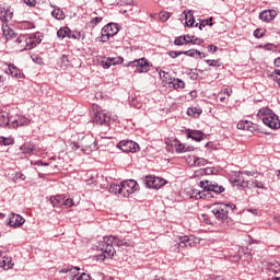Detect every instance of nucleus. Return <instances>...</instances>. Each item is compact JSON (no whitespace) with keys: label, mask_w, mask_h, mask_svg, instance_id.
<instances>
[{"label":"nucleus","mask_w":280,"mask_h":280,"mask_svg":"<svg viewBox=\"0 0 280 280\" xmlns=\"http://www.w3.org/2000/svg\"><path fill=\"white\" fill-rule=\"evenodd\" d=\"M114 246L118 248H128L131 247L132 244L129 240L120 238L119 236L116 235L104 236L103 241L98 243V248H101L103 254L97 256V260L104 261L105 258L114 257L116 253Z\"/></svg>","instance_id":"nucleus-1"},{"label":"nucleus","mask_w":280,"mask_h":280,"mask_svg":"<svg viewBox=\"0 0 280 280\" xmlns=\"http://www.w3.org/2000/svg\"><path fill=\"white\" fill-rule=\"evenodd\" d=\"M237 208L233 203H214L212 206V214L215 220H218L220 223L230 224L232 222V219L230 217L233 211H235Z\"/></svg>","instance_id":"nucleus-2"},{"label":"nucleus","mask_w":280,"mask_h":280,"mask_svg":"<svg viewBox=\"0 0 280 280\" xmlns=\"http://www.w3.org/2000/svg\"><path fill=\"white\" fill-rule=\"evenodd\" d=\"M258 116L261 117L262 124L271 129L280 128L279 117L273 114V112L267 107L258 110Z\"/></svg>","instance_id":"nucleus-3"},{"label":"nucleus","mask_w":280,"mask_h":280,"mask_svg":"<svg viewBox=\"0 0 280 280\" xmlns=\"http://www.w3.org/2000/svg\"><path fill=\"white\" fill-rule=\"evenodd\" d=\"M125 67L136 69L135 72L137 73H147L148 71H150L152 65L145 58H140L125 63Z\"/></svg>","instance_id":"nucleus-4"},{"label":"nucleus","mask_w":280,"mask_h":280,"mask_svg":"<svg viewBox=\"0 0 280 280\" xmlns=\"http://www.w3.org/2000/svg\"><path fill=\"white\" fill-rule=\"evenodd\" d=\"M79 267L68 266L60 270V273H71V280H91V276L86 272H80Z\"/></svg>","instance_id":"nucleus-5"},{"label":"nucleus","mask_w":280,"mask_h":280,"mask_svg":"<svg viewBox=\"0 0 280 280\" xmlns=\"http://www.w3.org/2000/svg\"><path fill=\"white\" fill-rule=\"evenodd\" d=\"M120 32V26L116 23H109L102 28V37L101 40L106 43L114 37L117 33Z\"/></svg>","instance_id":"nucleus-6"},{"label":"nucleus","mask_w":280,"mask_h":280,"mask_svg":"<svg viewBox=\"0 0 280 280\" xmlns=\"http://www.w3.org/2000/svg\"><path fill=\"white\" fill-rule=\"evenodd\" d=\"M93 122L98 126H105V131L109 130L112 118L109 112H96L93 117Z\"/></svg>","instance_id":"nucleus-7"},{"label":"nucleus","mask_w":280,"mask_h":280,"mask_svg":"<svg viewBox=\"0 0 280 280\" xmlns=\"http://www.w3.org/2000/svg\"><path fill=\"white\" fill-rule=\"evenodd\" d=\"M121 196L129 198L135 191L139 190V184L135 179H128L120 183Z\"/></svg>","instance_id":"nucleus-8"},{"label":"nucleus","mask_w":280,"mask_h":280,"mask_svg":"<svg viewBox=\"0 0 280 280\" xmlns=\"http://www.w3.org/2000/svg\"><path fill=\"white\" fill-rule=\"evenodd\" d=\"M199 186L201 187V189L208 190V191H212L214 194H222L225 191V187L224 186H220L217 182H212V180H201L199 183Z\"/></svg>","instance_id":"nucleus-9"},{"label":"nucleus","mask_w":280,"mask_h":280,"mask_svg":"<svg viewBox=\"0 0 280 280\" xmlns=\"http://www.w3.org/2000/svg\"><path fill=\"white\" fill-rule=\"evenodd\" d=\"M116 147L124 153H136L140 149L139 144L132 140H120Z\"/></svg>","instance_id":"nucleus-10"},{"label":"nucleus","mask_w":280,"mask_h":280,"mask_svg":"<svg viewBox=\"0 0 280 280\" xmlns=\"http://www.w3.org/2000/svg\"><path fill=\"white\" fill-rule=\"evenodd\" d=\"M166 184L165 179L162 177H153V176H147L145 177V186L149 189H161Z\"/></svg>","instance_id":"nucleus-11"},{"label":"nucleus","mask_w":280,"mask_h":280,"mask_svg":"<svg viewBox=\"0 0 280 280\" xmlns=\"http://www.w3.org/2000/svg\"><path fill=\"white\" fill-rule=\"evenodd\" d=\"M42 42V35L39 33L33 35H26L25 50L34 49Z\"/></svg>","instance_id":"nucleus-12"},{"label":"nucleus","mask_w":280,"mask_h":280,"mask_svg":"<svg viewBox=\"0 0 280 280\" xmlns=\"http://www.w3.org/2000/svg\"><path fill=\"white\" fill-rule=\"evenodd\" d=\"M14 16V11L10 7H0V21L2 23H8L9 21H12Z\"/></svg>","instance_id":"nucleus-13"},{"label":"nucleus","mask_w":280,"mask_h":280,"mask_svg":"<svg viewBox=\"0 0 280 280\" xmlns=\"http://www.w3.org/2000/svg\"><path fill=\"white\" fill-rule=\"evenodd\" d=\"M236 128H238L240 130H246L250 132L259 131L258 125L249 120H241L238 124H236Z\"/></svg>","instance_id":"nucleus-14"},{"label":"nucleus","mask_w":280,"mask_h":280,"mask_svg":"<svg viewBox=\"0 0 280 280\" xmlns=\"http://www.w3.org/2000/svg\"><path fill=\"white\" fill-rule=\"evenodd\" d=\"M25 223V219L21 217L20 214L11 213L9 215V225L13 229H18L23 226Z\"/></svg>","instance_id":"nucleus-15"},{"label":"nucleus","mask_w":280,"mask_h":280,"mask_svg":"<svg viewBox=\"0 0 280 280\" xmlns=\"http://www.w3.org/2000/svg\"><path fill=\"white\" fill-rule=\"evenodd\" d=\"M195 245V242L189 238L187 235H183V236H177V249L179 250V248H187V247H192Z\"/></svg>","instance_id":"nucleus-16"},{"label":"nucleus","mask_w":280,"mask_h":280,"mask_svg":"<svg viewBox=\"0 0 280 280\" xmlns=\"http://www.w3.org/2000/svg\"><path fill=\"white\" fill-rule=\"evenodd\" d=\"M186 135L189 139L200 142L205 138V133L201 130H195V129H186Z\"/></svg>","instance_id":"nucleus-17"},{"label":"nucleus","mask_w":280,"mask_h":280,"mask_svg":"<svg viewBox=\"0 0 280 280\" xmlns=\"http://www.w3.org/2000/svg\"><path fill=\"white\" fill-rule=\"evenodd\" d=\"M195 199H211L213 195L208 189L202 188V190L192 189V195Z\"/></svg>","instance_id":"nucleus-18"},{"label":"nucleus","mask_w":280,"mask_h":280,"mask_svg":"<svg viewBox=\"0 0 280 280\" xmlns=\"http://www.w3.org/2000/svg\"><path fill=\"white\" fill-rule=\"evenodd\" d=\"M167 145H171L172 148H175L176 153H185V144L180 143L178 139H167L165 141Z\"/></svg>","instance_id":"nucleus-19"},{"label":"nucleus","mask_w":280,"mask_h":280,"mask_svg":"<svg viewBox=\"0 0 280 280\" xmlns=\"http://www.w3.org/2000/svg\"><path fill=\"white\" fill-rule=\"evenodd\" d=\"M95 140L92 137H85L81 141L82 151H93L95 148Z\"/></svg>","instance_id":"nucleus-20"},{"label":"nucleus","mask_w":280,"mask_h":280,"mask_svg":"<svg viewBox=\"0 0 280 280\" xmlns=\"http://www.w3.org/2000/svg\"><path fill=\"white\" fill-rule=\"evenodd\" d=\"M258 18L265 22L273 21L277 18V11L276 10H265L260 13V15H258Z\"/></svg>","instance_id":"nucleus-21"},{"label":"nucleus","mask_w":280,"mask_h":280,"mask_svg":"<svg viewBox=\"0 0 280 280\" xmlns=\"http://www.w3.org/2000/svg\"><path fill=\"white\" fill-rule=\"evenodd\" d=\"M31 120L24 116H18L15 119L11 120V128H18L21 126H28Z\"/></svg>","instance_id":"nucleus-22"},{"label":"nucleus","mask_w":280,"mask_h":280,"mask_svg":"<svg viewBox=\"0 0 280 280\" xmlns=\"http://www.w3.org/2000/svg\"><path fill=\"white\" fill-rule=\"evenodd\" d=\"M0 127L12 128V118L9 117V114L7 112L0 113Z\"/></svg>","instance_id":"nucleus-23"},{"label":"nucleus","mask_w":280,"mask_h":280,"mask_svg":"<svg viewBox=\"0 0 280 280\" xmlns=\"http://www.w3.org/2000/svg\"><path fill=\"white\" fill-rule=\"evenodd\" d=\"M8 70L12 78H24L23 71H21L14 63H9Z\"/></svg>","instance_id":"nucleus-24"},{"label":"nucleus","mask_w":280,"mask_h":280,"mask_svg":"<svg viewBox=\"0 0 280 280\" xmlns=\"http://www.w3.org/2000/svg\"><path fill=\"white\" fill-rule=\"evenodd\" d=\"M50 203L54 208H60L63 206V195H55L50 197Z\"/></svg>","instance_id":"nucleus-25"},{"label":"nucleus","mask_w":280,"mask_h":280,"mask_svg":"<svg viewBox=\"0 0 280 280\" xmlns=\"http://www.w3.org/2000/svg\"><path fill=\"white\" fill-rule=\"evenodd\" d=\"M1 28H2L3 36L9 37V38L16 37L14 31L11 30V27L8 25V23H2Z\"/></svg>","instance_id":"nucleus-26"},{"label":"nucleus","mask_w":280,"mask_h":280,"mask_svg":"<svg viewBox=\"0 0 280 280\" xmlns=\"http://www.w3.org/2000/svg\"><path fill=\"white\" fill-rule=\"evenodd\" d=\"M213 16H210L208 20H200V24H195V27H198L199 31H203L206 26H213Z\"/></svg>","instance_id":"nucleus-27"},{"label":"nucleus","mask_w":280,"mask_h":280,"mask_svg":"<svg viewBox=\"0 0 280 280\" xmlns=\"http://www.w3.org/2000/svg\"><path fill=\"white\" fill-rule=\"evenodd\" d=\"M184 14L186 16V26L194 27L196 20H195L192 11L184 12Z\"/></svg>","instance_id":"nucleus-28"},{"label":"nucleus","mask_w":280,"mask_h":280,"mask_svg":"<svg viewBox=\"0 0 280 280\" xmlns=\"http://www.w3.org/2000/svg\"><path fill=\"white\" fill-rule=\"evenodd\" d=\"M70 33L71 30L68 26H63L59 31H57V37L61 39L69 38V36L71 35Z\"/></svg>","instance_id":"nucleus-29"},{"label":"nucleus","mask_w":280,"mask_h":280,"mask_svg":"<svg viewBox=\"0 0 280 280\" xmlns=\"http://www.w3.org/2000/svg\"><path fill=\"white\" fill-rule=\"evenodd\" d=\"M202 109L198 108V107H189L188 110H187V115L189 117H194V118H197L199 117L200 115H202Z\"/></svg>","instance_id":"nucleus-30"},{"label":"nucleus","mask_w":280,"mask_h":280,"mask_svg":"<svg viewBox=\"0 0 280 280\" xmlns=\"http://www.w3.org/2000/svg\"><path fill=\"white\" fill-rule=\"evenodd\" d=\"M19 28L23 31H30V30H34L35 25L30 21H23L19 23Z\"/></svg>","instance_id":"nucleus-31"},{"label":"nucleus","mask_w":280,"mask_h":280,"mask_svg":"<svg viewBox=\"0 0 280 280\" xmlns=\"http://www.w3.org/2000/svg\"><path fill=\"white\" fill-rule=\"evenodd\" d=\"M186 38H189V35H183V36L176 37L175 45L176 46H184V45L189 44V39H186Z\"/></svg>","instance_id":"nucleus-32"},{"label":"nucleus","mask_w":280,"mask_h":280,"mask_svg":"<svg viewBox=\"0 0 280 280\" xmlns=\"http://www.w3.org/2000/svg\"><path fill=\"white\" fill-rule=\"evenodd\" d=\"M51 15L56 19V20H59V21H62L66 19V13L60 10L59 8L55 9L52 12H51Z\"/></svg>","instance_id":"nucleus-33"},{"label":"nucleus","mask_w":280,"mask_h":280,"mask_svg":"<svg viewBox=\"0 0 280 280\" xmlns=\"http://www.w3.org/2000/svg\"><path fill=\"white\" fill-rule=\"evenodd\" d=\"M15 140L12 137L5 138V137H0V145H14Z\"/></svg>","instance_id":"nucleus-34"},{"label":"nucleus","mask_w":280,"mask_h":280,"mask_svg":"<svg viewBox=\"0 0 280 280\" xmlns=\"http://www.w3.org/2000/svg\"><path fill=\"white\" fill-rule=\"evenodd\" d=\"M103 21V16H95L90 22H88V27L94 28Z\"/></svg>","instance_id":"nucleus-35"},{"label":"nucleus","mask_w":280,"mask_h":280,"mask_svg":"<svg viewBox=\"0 0 280 280\" xmlns=\"http://www.w3.org/2000/svg\"><path fill=\"white\" fill-rule=\"evenodd\" d=\"M170 84L174 89H185L186 86L185 82L180 79H173V81Z\"/></svg>","instance_id":"nucleus-36"},{"label":"nucleus","mask_w":280,"mask_h":280,"mask_svg":"<svg viewBox=\"0 0 280 280\" xmlns=\"http://www.w3.org/2000/svg\"><path fill=\"white\" fill-rule=\"evenodd\" d=\"M110 65L113 66H117V65H121L124 62V57L121 56H116V57H107L106 58Z\"/></svg>","instance_id":"nucleus-37"},{"label":"nucleus","mask_w":280,"mask_h":280,"mask_svg":"<svg viewBox=\"0 0 280 280\" xmlns=\"http://www.w3.org/2000/svg\"><path fill=\"white\" fill-rule=\"evenodd\" d=\"M15 43L20 45V48L23 50H26V35H20L16 39Z\"/></svg>","instance_id":"nucleus-38"},{"label":"nucleus","mask_w":280,"mask_h":280,"mask_svg":"<svg viewBox=\"0 0 280 280\" xmlns=\"http://www.w3.org/2000/svg\"><path fill=\"white\" fill-rule=\"evenodd\" d=\"M108 191L115 195L119 194L121 196V185L113 184L109 186Z\"/></svg>","instance_id":"nucleus-39"},{"label":"nucleus","mask_w":280,"mask_h":280,"mask_svg":"<svg viewBox=\"0 0 280 280\" xmlns=\"http://www.w3.org/2000/svg\"><path fill=\"white\" fill-rule=\"evenodd\" d=\"M182 55L194 58L195 56H200L201 54L197 49H189L187 51H182Z\"/></svg>","instance_id":"nucleus-40"},{"label":"nucleus","mask_w":280,"mask_h":280,"mask_svg":"<svg viewBox=\"0 0 280 280\" xmlns=\"http://www.w3.org/2000/svg\"><path fill=\"white\" fill-rule=\"evenodd\" d=\"M278 268H280V262H270L268 264L267 270L273 273H278Z\"/></svg>","instance_id":"nucleus-41"},{"label":"nucleus","mask_w":280,"mask_h":280,"mask_svg":"<svg viewBox=\"0 0 280 280\" xmlns=\"http://www.w3.org/2000/svg\"><path fill=\"white\" fill-rule=\"evenodd\" d=\"M208 163V160L205 158H194V164L197 166H203Z\"/></svg>","instance_id":"nucleus-42"},{"label":"nucleus","mask_w":280,"mask_h":280,"mask_svg":"<svg viewBox=\"0 0 280 280\" xmlns=\"http://www.w3.org/2000/svg\"><path fill=\"white\" fill-rule=\"evenodd\" d=\"M265 35H266V30H264V28H256V30L254 31V36H255V38H257V39L262 38V36H265Z\"/></svg>","instance_id":"nucleus-43"},{"label":"nucleus","mask_w":280,"mask_h":280,"mask_svg":"<svg viewBox=\"0 0 280 280\" xmlns=\"http://www.w3.org/2000/svg\"><path fill=\"white\" fill-rule=\"evenodd\" d=\"M171 16H172V14H170L168 12H160L159 13V19L162 22H166Z\"/></svg>","instance_id":"nucleus-44"},{"label":"nucleus","mask_w":280,"mask_h":280,"mask_svg":"<svg viewBox=\"0 0 280 280\" xmlns=\"http://www.w3.org/2000/svg\"><path fill=\"white\" fill-rule=\"evenodd\" d=\"M205 62L212 68H219L221 67V63L219 60H205Z\"/></svg>","instance_id":"nucleus-45"},{"label":"nucleus","mask_w":280,"mask_h":280,"mask_svg":"<svg viewBox=\"0 0 280 280\" xmlns=\"http://www.w3.org/2000/svg\"><path fill=\"white\" fill-rule=\"evenodd\" d=\"M205 40L202 38H198L196 36H194V38L188 39V44H192V45H201L203 44Z\"/></svg>","instance_id":"nucleus-46"},{"label":"nucleus","mask_w":280,"mask_h":280,"mask_svg":"<svg viewBox=\"0 0 280 280\" xmlns=\"http://www.w3.org/2000/svg\"><path fill=\"white\" fill-rule=\"evenodd\" d=\"M19 179L22 180V182H25L26 176L22 173H15V175L13 177V182L18 183Z\"/></svg>","instance_id":"nucleus-47"},{"label":"nucleus","mask_w":280,"mask_h":280,"mask_svg":"<svg viewBox=\"0 0 280 280\" xmlns=\"http://www.w3.org/2000/svg\"><path fill=\"white\" fill-rule=\"evenodd\" d=\"M22 150H23L24 154H34V152H35L34 148H31V147H28L26 144L23 145Z\"/></svg>","instance_id":"nucleus-48"},{"label":"nucleus","mask_w":280,"mask_h":280,"mask_svg":"<svg viewBox=\"0 0 280 280\" xmlns=\"http://www.w3.org/2000/svg\"><path fill=\"white\" fill-rule=\"evenodd\" d=\"M101 66L103 67V69H110L113 65L108 61L106 57H104V59L101 61Z\"/></svg>","instance_id":"nucleus-49"},{"label":"nucleus","mask_w":280,"mask_h":280,"mask_svg":"<svg viewBox=\"0 0 280 280\" xmlns=\"http://www.w3.org/2000/svg\"><path fill=\"white\" fill-rule=\"evenodd\" d=\"M273 73L276 74V77H273V81L278 84V88L280 89V69H276Z\"/></svg>","instance_id":"nucleus-50"},{"label":"nucleus","mask_w":280,"mask_h":280,"mask_svg":"<svg viewBox=\"0 0 280 280\" xmlns=\"http://www.w3.org/2000/svg\"><path fill=\"white\" fill-rule=\"evenodd\" d=\"M62 206H66V207H69V208L72 207V206H73L72 199H71V198H66V197L63 196Z\"/></svg>","instance_id":"nucleus-51"},{"label":"nucleus","mask_w":280,"mask_h":280,"mask_svg":"<svg viewBox=\"0 0 280 280\" xmlns=\"http://www.w3.org/2000/svg\"><path fill=\"white\" fill-rule=\"evenodd\" d=\"M60 60H61V65H62L63 67L69 66V57H68V55H62L61 58H60Z\"/></svg>","instance_id":"nucleus-52"},{"label":"nucleus","mask_w":280,"mask_h":280,"mask_svg":"<svg viewBox=\"0 0 280 280\" xmlns=\"http://www.w3.org/2000/svg\"><path fill=\"white\" fill-rule=\"evenodd\" d=\"M80 38H81L80 32H77L75 34L68 35V39L80 40Z\"/></svg>","instance_id":"nucleus-53"},{"label":"nucleus","mask_w":280,"mask_h":280,"mask_svg":"<svg viewBox=\"0 0 280 280\" xmlns=\"http://www.w3.org/2000/svg\"><path fill=\"white\" fill-rule=\"evenodd\" d=\"M252 183H253V185H254L255 188H257V189H264V184H262V182H259V180L255 179V180H253Z\"/></svg>","instance_id":"nucleus-54"},{"label":"nucleus","mask_w":280,"mask_h":280,"mask_svg":"<svg viewBox=\"0 0 280 280\" xmlns=\"http://www.w3.org/2000/svg\"><path fill=\"white\" fill-rule=\"evenodd\" d=\"M168 56L172 59H176L177 57L183 56V52L182 51H171V52H168Z\"/></svg>","instance_id":"nucleus-55"},{"label":"nucleus","mask_w":280,"mask_h":280,"mask_svg":"<svg viewBox=\"0 0 280 280\" xmlns=\"http://www.w3.org/2000/svg\"><path fill=\"white\" fill-rule=\"evenodd\" d=\"M218 49H219V47L215 46V45H213V44H209V45H208V51H209V52L214 54L215 51H218Z\"/></svg>","instance_id":"nucleus-56"},{"label":"nucleus","mask_w":280,"mask_h":280,"mask_svg":"<svg viewBox=\"0 0 280 280\" xmlns=\"http://www.w3.org/2000/svg\"><path fill=\"white\" fill-rule=\"evenodd\" d=\"M264 49H266V50H275V49H277V46L273 45V44H265L264 45Z\"/></svg>","instance_id":"nucleus-57"},{"label":"nucleus","mask_w":280,"mask_h":280,"mask_svg":"<svg viewBox=\"0 0 280 280\" xmlns=\"http://www.w3.org/2000/svg\"><path fill=\"white\" fill-rule=\"evenodd\" d=\"M24 3L26 5H30L31 8L36 7L37 1L36 0H24Z\"/></svg>","instance_id":"nucleus-58"},{"label":"nucleus","mask_w":280,"mask_h":280,"mask_svg":"<svg viewBox=\"0 0 280 280\" xmlns=\"http://www.w3.org/2000/svg\"><path fill=\"white\" fill-rule=\"evenodd\" d=\"M208 280H222L221 276H217V275H210L208 277Z\"/></svg>","instance_id":"nucleus-59"},{"label":"nucleus","mask_w":280,"mask_h":280,"mask_svg":"<svg viewBox=\"0 0 280 280\" xmlns=\"http://www.w3.org/2000/svg\"><path fill=\"white\" fill-rule=\"evenodd\" d=\"M273 65H275L276 68H280V57L275 59Z\"/></svg>","instance_id":"nucleus-60"},{"label":"nucleus","mask_w":280,"mask_h":280,"mask_svg":"<svg viewBox=\"0 0 280 280\" xmlns=\"http://www.w3.org/2000/svg\"><path fill=\"white\" fill-rule=\"evenodd\" d=\"M167 75H168L167 72H165V71H163V70L160 71V78H165V79H167Z\"/></svg>","instance_id":"nucleus-61"},{"label":"nucleus","mask_w":280,"mask_h":280,"mask_svg":"<svg viewBox=\"0 0 280 280\" xmlns=\"http://www.w3.org/2000/svg\"><path fill=\"white\" fill-rule=\"evenodd\" d=\"M194 151V147H185L184 149V153H187V152H192Z\"/></svg>","instance_id":"nucleus-62"},{"label":"nucleus","mask_w":280,"mask_h":280,"mask_svg":"<svg viewBox=\"0 0 280 280\" xmlns=\"http://www.w3.org/2000/svg\"><path fill=\"white\" fill-rule=\"evenodd\" d=\"M240 183H241V178H235L233 182L234 185H240Z\"/></svg>","instance_id":"nucleus-63"},{"label":"nucleus","mask_w":280,"mask_h":280,"mask_svg":"<svg viewBox=\"0 0 280 280\" xmlns=\"http://www.w3.org/2000/svg\"><path fill=\"white\" fill-rule=\"evenodd\" d=\"M253 214L257 215L258 214V210L257 209H250L249 210Z\"/></svg>","instance_id":"nucleus-64"}]
</instances>
